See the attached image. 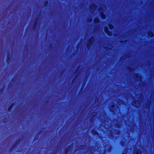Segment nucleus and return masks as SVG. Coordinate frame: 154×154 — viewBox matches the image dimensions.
Wrapping results in <instances>:
<instances>
[{
	"mask_svg": "<svg viewBox=\"0 0 154 154\" xmlns=\"http://www.w3.org/2000/svg\"><path fill=\"white\" fill-rule=\"evenodd\" d=\"M100 15L102 18H104L105 17V15L103 13H101L100 14Z\"/></svg>",
	"mask_w": 154,
	"mask_h": 154,
	"instance_id": "obj_6",
	"label": "nucleus"
},
{
	"mask_svg": "<svg viewBox=\"0 0 154 154\" xmlns=\"http://www.w3.org/2000/svg\"><path fill=\"white\" fill-rule=\"evenodd\" d=\"M105 32L109 35H111V33L110 32L108 31V28L107 27H105L104 28Z\"/></svg>",
	"mask_w": 154,
	"mask_h": 154,
	"instance_id": "obj_2",
	"label": "nucleus"
},
{
	"mask_svg": "<svg viewBox=\"0 0 154 154\" xmlns=\"http://www.w3.org/2000/svg\"><path fill=\"white\" fill-rule=\"evenodd\" d=\"M99 21V20L97 18H96L94 20V22L95 23H98Z\"/></svg>",
	"mask_w": 154,
	"mask_h": 154,
	"instance_id": "obj_7",
	"label": "nucleus"
},
{
	"mask_svg": "<svg viewBox=\"0 0 154 154\" xmlns=\"http://www.w3.org/2000/svg\"><path fill=\"white\" fill-rule=\"evenodd\" d=\"M148 35L151 37H152L153 36V33L152 32H149L148 33Z\"/></svg>",
	"mask_w": 154,
	"mask_h": 154,
	"instance_id": "obj_5",
	"label": "nucleus"
},
{
	"mask_svg": "<svg viewBox=\"0 0 154 154\" xmlns=\"http://www.w3.org/2000/svg\"><path fill=\"white\" fill-rule=\"evenodd\" d=\"M133 105L134 106L138 108L140 106V104L139 102L138 101H135L134 102Z\"/></svg>",
	"mask_w": 154,
	"mask_h": 154,
	"instance_id": "obj_1",
	"label": "nucleus"
},
{
	"mask_svg": "<svg viewBox=\"0 0 154 154\" xmlns=\"http://www.w3.org/2000/svg\"><path fill=\"white\" fill-rule=\"evenodd\" d=\"M68 152L67 151L66 153H67Z\"/></svg>",
	"mask_w": 154,
	"mask_h": 154,
	"instance_id": "obj_16",
	"label": "nucleus"
},
{
	"mask_svg": "<svg viewBox=\"0 0 154 154\" xmlns=\"http://www.w3.org/2000/svg\"><path fill=\"white\" fill-rule=\"evenodd\" d=\"M91 40H92V41H91V42H93L94 41V38L93 37L91 38Z\"/></svg>",
	"mask_w": 154,
	"mask_h": 154,
	"instance_id": "obj_11",
	"label": "nucleus"
},
{
	"mask_svg": "<svg viewBox=\"0 0 154 154\" xmlns=\"http://www.w3.org/2000/svg\"><path fill=\"white\" fill-rule=\"evenodd\" d=\"M94 134H96V132L95 131H94Z\"/></svg>",
	"mask_w": 154,
	"mask_h": 154,
	"instance_id": "obj_12",
	"label": "nucleus"
},
{
	"mask_svg": "<svg viewBox=\"0 0 154 154\" xmlns=\"http://www.w3.org/2000/svg\"><path fill=\"white\" fill-rule=\"evenodd\" d=\"M90 8L91 9L95 10L96 9V6L95 4H93L90 6Z\"/></svg>",
	"mask_w": 154,
	"mask_h": 154,
	"instance_id": "obj_3",
	"label": "nucleus"
},
{
	"mask_svg": "<svg viewBox=\"0 0 154 154\" xmlns=\"http://www.w3.org/2000/svg\"><path fill=\"white\" fill-rule=\"evenodd\" d=\"M138 80L141 81V77L139 76L138 79H137Z\"/></svg>",
	"mask_w": 154,
	"mask_h": 154,
	"instance_id": "obj_10",
	"label": "nucleus"
},
{
	"mask_svg": "<svg viewBox=\"0 0 154 154\" xmlns=\"http://www.w3.org/2000/svg\"><path fill=\"white\" fill-rule=\"evenodd\" d=\"M101 11L102 10L101 9L100 10Z\"/></svg>",
	"mask_w": 154,
	"mask_h": 154,
	"instance_id": "obj_15",
	"label": "nucleus"
},
{
	"mask_svg": "<svg viewBox=\"0 0 154 154\" xmlns=\"http://www.w3.org/2000/svg\"><path fill=\"white\" fill-rule=\"evenodd\" d=\"M109 28L110 29H112L113 28V26L112 24H109Z\"/></svg>",
	"mask_w": 154,
	"mask_h": 154,
	"instance_id": "obj_8",
	"label": "nucleus"
},
{
	"mask_svg": "<svg viewBox=\"0 0 154 154\" xmlns=\"http://www.w3.org/2000/svg\"><path fill=\"white\" fill-rule=\"evenodd\" d=\"M13 104H12L9 108V109H8V110H10V109H11V108L12 107V106H13Z\"/></svg>",
	"mask_w": 154,
	"mask_h": 154,
	"instance_id": "obj_9",
	"label": "nucleus"
},
{
	"mask_svg": "<svg viewBox=\"0 0 154 154\" xmlns=\"http://www.w3.org/2000/svg\"><path fill=\"white\" fill-rule=\"evenodd\" d=\"M1 93V91H0V94Z\"/></svg>",
	"mask_w": 154,
	"mask_h": 154,
	"instance_id": "obj_14",
	"label": "nucleus"
},
{
	"mask_svg": "<svg viewBox=\"0 0 154 154\" xmlns=\"http://www.w3.org/2000/svg\"><path fill=\"white\" fill-rule=\"evenodd\" d=\"M134 153L135 154H139L141 153V152L140 150H137L134 151Z\"/></svg>",
	"mask_w": 154,
	"mask_h": 154,
	"instance_id": "obj_4",
	"label": "nucleus"
},
{
	"mask_svg": "<svg viewBox=\"0 0 154 154\" xmlns=\"http://www.w3.org/2000/svg\"><path fill=\"white\" fill-rule=\"evenodd\" d=\"M139 76V75H138V74H137V75H136V77H137V76Z\"/></svg>",
	"mask_w": 154,
	"mask_h": 154,
	"instance_id": "obj_13",
	"label": "nucleus"
}]
</instances>
